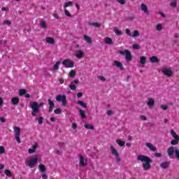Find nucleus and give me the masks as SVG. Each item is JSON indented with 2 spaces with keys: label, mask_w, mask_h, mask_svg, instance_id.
Returning <instances> with one entry per match:
<instances>
[{
  "label": "nucleus",
  "mask_w": 179,
  "mask_h": 179,
  "mask_svg": "<svg viewBox=\"0 0 179 179\" xmlns=\"http://www.w3.org/2000/svg\"><path fill=\"white\" fill-rule=\"evenodd\" d=\"M137 160L143 163L142 166L143 170L145 171L150 170V163H152V159H150V157L146 155H139L137 156Z\"/></svg>",
  "instance_id": "obj_1"
},
{
  "label": "nucleus",
  "mask_w": 179,
  "mask_h": 179,
  "mask_svg": "<svg viewBox=\"0 0 179 179\" xmlns=\"http://www.w3.org/2000/svg\"><path fill=\"white\" fill-rule=\"evenodd\" d=\"M42 106H44V104L42 103L38 104L36 101H31L29 103V107L32 110L31 115L33 117H36V115H37L38 113L40 112V108H41Z\"/></svg>",
  "instance_id": "obj_2"
},
{
  "label": "nucleus",
  "mask_w": 179,
  "mask_h": 179,
  "mask_svg": "<svg viewBox=\"0 0 179 179\" xmlns=\"http://www.w3.org/2000/svg\"><path fill=\"white\" fill-rule=\"evenodd\" d=\"M167 153H168V156L169 157V159H178V160H179V150L178 149H176L174 150V147L171 146L168 148L167 150ZM174 153L176 155V156H174Z\"/></svg>",
  "instance_id": "obj_3"
},
{
  "label": "nucleus",
  "mask_w": 179,
  "mask_h": 179,
  "mask_svg": "<svg viewBox=\"0 0 179 179\" xmlns=\"http://www.w3.org/2000/svg\"><path fill=\"white\" fill-rule=\"evenodd\" d=\"M37 162H38V155H34V157L27 160L25 164L29 166L30 169H34L36 164H37Z\"/></svg>",
  "instance_id": "obj_4"
},
{
  "label": "nucleus",
  "mask_w": 179,
  "mask_h": 179,
  "mask_svg": "<svg viewBox=\"0 0 179 179\" xmlns=\"http://www.w3.org/2000/svg\"><path fill=\"white\" fill-rule=\"evenodd\" d=\"M120 55H125L126 61L129 62L132 61V54L129 50H124V51H120Z\"/></svg>",
  "instance_id": "obj_5"
},
{
  "label": "nucleus",
  "mask_w": 179,
  "mask_h": 179,
  "mask_svg": "<svg viewBox=\"0 0 179 179\" xmlns=\"http://www.w3.org/2000/svg\"><path fill=\"white\" fill-rule=\"evenodd\" d=\"M62 65H64L65 68H73L75 63L70 59H66L62 62Z\"/></svg>",
  "instance_id": "obj_6"
},
{
  "label": "nucleus",
  "mask_w": 179,
  "mask_h": 179,
  "mask_svg": "<svg viewBox=\"0 0 179 179\" xmlns=\"http://www.w3.org/2000/svg\"><path fill=\"white\" fill-rule=\"evenodd\" d=\"M14 132H15V140L17 141V143H21L22 141H20V128L17 127H15Z\"/></svg>",
  "instance_id": "obj_7"
},
{
  "label": "nucleus",
  "mask_w": 179,
  "mask_h": 179,
  "mask_svg": "<svg viewBox=\"0 0 179 179\" xmlns=\"http://www.w3.org/2000/svg\"><path fill=\"white\" fill-rule=\"evenodd\" d=\"M57 101H62V106H66V96L59 94L56 96Z\"/></svg>",
  "instance_id": "obj_8"
},
{
  "label": "nucleus",
  "mask_w": 179,
  "mask_h": 179,
  "mask_svg": "<svg viewBox=\"0 0 179 179\" xmlns=\"http://www.w3.org/2000/svg\"><path fill=\"white\" fill-rule=\"evenodd\" d=\"M162 73H164V75H165V76H169V78L171 76H173V71L168 69H163Z\"/></svg>",
  "instance_id": "obj_9"
},
{
  "label": "nucleus",
  "mask_w": 179,
  "mask_h": 179,
  "mask_svg": "<svg viewBox=\"0 0 179 179\" xmlns=\"http://www.w3.org/2000/svg\"><path fill=\"white\" fill-rule=\"evenodd\" d=\"M171 164V162H170V161H166L161 163L159 166L161 169H169Z\"/></svg>",
  "instance_id": "obj_10"
},
{
  "label": "nucleus",
  "mask_w": 179,
  "mask_h": 179,
  "mask_svg": "<svg viewBox=\"0 0 179 179\" xmlns=\"http://www.w3.org/2000/svg\"><path fill=\"white\" fill-rule=\"evenodd\" d=\"M87 164V161L85 160V157L83 155H80V167H85Z\"/></svg>",
  "instance_id": "obj_11"
},
{
  "label": "nucleus",
  "mask_w": 179,
  "mask_h": 179,
  "mask_svg": "<svg viewBox=\"0 0 179 179\" xmlns=\"http://www.w3.org/2000/svg\"><path fill=\"white\" fill-rule=\"evenodd\" d=\"M79 81L78 80H73V82H71L69 85V87L71 89V90H76V85H75V83H78Z\"/></svg>",
  "instance_id": "obj_12"
},
{
  "label": "nucleus",
  "mask_w": 179,
  "mask_h": 179,
  "mask_svg": "<svg viewBox=\"0 0 179 179\" xmlns=\"http://www.w3.org/2000/svg\"><path fill=\"white\" fill-rule=\"evenodd\" d=\"M141 10L145 13V15H150L149 9H148V6H146L145 3H142L141 6Z\"/></svg>",
  "instance_id": "obj_13"
},
{
  "label": "nucleus",
  "mask_w": 179,
  "mask_h": 179,
  "mask_svg": "<svg viewBox=\"0 0 179 179\" xmlns=\"http://www.w3.org/2000/svg\"><path fill=\"white\" fill-rule=\"evenodd\" d=\"M113 65H115V66H117V68H119L120 71H124V66H122V63H121L120 62L115 60L113 62Z\"/></svg>",
  "instance_id": "obj_14"
},
{
  "label": "nucleus",
  "mask_w": 179,
  "mask_h": 179,
  "mask_svg": "<svg viewBox=\"0 0 179 179\" xmlns=\"http://www.w3.org/2000/svg\"><path fill=\"white\" fill-rule=\"evenodd\" d=\"M145 145L150 150H152V152H156V150H157V148L150 143H146Z\"/></svg>",
  "instance_id": "obj_15"
},
{
  "label": "nucleus",
  "mask_w": 179,
  "mask_h": 179,
  "mask_svg": "<svg viewBox=\"0 0 179 179\" xmlns=\"http://www.w3.org/2000/svg\"><path fill=\"white\" fill-rule=\"evenodd\" d=\"M45 41L48 44H52V45L55 44V39H54V38H52V37H47L45 38Z\"/></svg>",
  "instance_id": "obj_16"
},
{
  "label": "nucleus",
  "mask_w": 179,
  "mask_h": 179,
  "mask_svg": "<svg viewBox=\"0 0 179 179\" xmlns=\"http://www.w3.org/2000/svg\"><path fill=\"white\" fill-rule=\"evenodd\" d=\"M76 58H78V59L83 58V51L82 50L76 51Z\"/></svg>",
  "instance_id": "obj_17"
},
{
  "label": "nucleus",
  "mask_w": 179,
  "mask_h": 179,
  "mask_svg": "<svg viewBox=\"0 0 179 179\" xmlns=\"http://www.w3.org/2000/svg\"><path fill=\"white\" fill-rule=\"evenodd\" d=\"M19 97H13L11 99V104H13V106H17L19 104Z\"/></svg>",
  "instance_id": "obj_18"
},
{
  "label": "nucleus",
  "mask_w": 179,
  "mask_h": 179,
  "mask_svg": "<svg viewBox=\"0 0 179 179\" xmlns=\"http://www.w3.org/2000/svg\"><path fill=\"white\" fill-rule=\"evenodd\" d=\"M147 105L148 107H153V106H155V99H153V98H148Z\"/></svg>",
  "instance_id": "obj_19"
},
{
  "label": "nucleus",
  "mask_w": 179,
  "mask_h": 179,
  "mask_svg": "<svg viewBox=\"0 0 179 179\" xmlns=\"http://www.w3.org/2000/svg\"><path fill=\"white\" fill-rule=\"evenodd\" d=\"M88 24L89 26H94L96 29L101 27V24L98 22H89Z\"/></svg>",
  "instance_id": "obj_20"
},
{
  "label": "nucleus",
  "mask_w": 179,
  "mask_h": 179,
  "mask_svg": "<svg viewBox=\"0 0 179 179\" xmlns=\"http://www.w3.org/2000/svg\"><path fill=\"white\" fill-rule=\"evenodd\" d=\"M110 150H111V153L113 156H118V151L116 150L115 148H114V146L110 145Z\"/></svg>",
  "instance_id": "obj_21"
},
{
  "label": "nucleus",
  "mask_w": 179,
  "mask_h": 179,
  "mask_svg": "<svg viewBox=\"0 0 179 179\" xmlns=\"http://www.w3.org/2000/svg\"><path fill=\"white\" fill-rule=\"evenodd\" d=\"M38 169L41 173H45V171H47V168L43 164H39Z\"/></svg>",
  "instance_id": "obj_22"
},
{
  "label": "nucleus",
  "mask_w": 179,
  "mask_h": 179,
  "mask_svg": "<svg viewBox=\"0 0 179 179\" xmlns=\"http://www.w3.org/2000/svg\"><path fill=\"white\" fill-rule=\"evenodd\" d=\"M83 38H84V40L86 41V43H87L88 44H92V38H90V36H89L87 35H84Z\"/></svg>",
  "instance_id": "obj_23"
},
{
  "label": "nucleus",
  "mask_w": 179,
  "mask_h": 179,
  "mask_svg": "<svg viewBox=\"0 0 179 179\" xmlns=\"http://www.w3.org/2000/svg\"><path fill=\"white\" fill-rule=\"evenodd\" d=\"M104 41L106 44H108L109 45H111V44H113V39H111V38L108 36L105 37Z\"/></svg>",
  "instance_id": "obj_24"
},
{
  "label": "nucleus",
  "mask_w": 179,
  "mask_h": 179,
  "mask_svg": "<svg viewBox=\"0 0 179 179\" xmlns=\"http://www.w3.org/2000/svg\"><path fill=\"white\" fill-rule=\"evenodd\" d=\"M73 6V1H69L66 2L64 5V9H66V8L72 7Z\"/></svg>",
  "instance_id": "obj_25"
},
{
  "label": "nucleus",
  "mask_w": 179,
  "mask_h": 179,
  "mask_svg": "<svg viewBox=\"0 0 179 179\" xmlns=\"http://www.w3.org/2000/svg\"><path fill=\"white\" fill-rule=\"evenodd\" d=\"M150 62H152V64H155L156 62H159V58L156 56H152L150 58Z\"/></svg>",
  "instance_id": "obj_26"
},
{
  "label": "nucleus",
  "mask_w": 179,
  "mask_h": 179,
  "mask_svg": "<svg viewBox=\"0 0 179 179\" xmlns=\"http://www.w3.org/2000/svg\"><path fill=\"white\" fill-rule=\"evenodd\" d=\"M171 135H172L173 138L174 139H178L179 140V136L178 134L177 133H176V131H174V130H171Z\"/></svg>",
  "instance_id": "obj_27"
},
{
  "label": "nucleus",
  "mask_w": 179,
  "mask_h": 179,
  "mask_svg": "<svg viewBox=\"0 0 179 179\" xmlns=\"http://www.w3.org/2000/svg\"><path fill=\"white\" fill-rule=\"evenodd\" d=\"M59 65H61V62H57L53 66V71H58L59 69Z\"/></svg>",
  "instance_id": "obj_28"
},
{
  "label": "nucleus",
  "mask_w": 179,
  "mask_h": 179,
  "mask_svg": "<svg viewBox=\"0 0 179 179\" xmlns=\"http://www.w3.org/2000/svg\"><path fill=\"white\" fill-rule=\"evenodd\" d=\"M77 104L81 106V107H83L84 108L87 107V105L83 101H78Z\"/></svg>",
  "instance_id": "obj_29"
},
{
  "label": "nucleus",
  "mask_w": 179,
  "mask_h": 179,
  "mask_svg": "<svg viewBox=\"0 0 179 179\" xmlns=\"http://www.w3.org/2000/svg\"><path fill=\"white\" fill-rule=\"evenodd\" d=\"M84 128H85L86 129H91L92 131H93V129H94V126L87 124L84 125Z\"/></svg>",
  "instance_id": "obj_30"
},
{
  "label": "nucleus",
  "mask_w": 179,
  "mask_h": 179,
  "mask_svg": "<svg viewBox=\"0 0 179 179\" xmlns=\"http://www.w3.org/2000/svg\"><path fill=\"white\" fill-rule=\"evenodd\" d=\"M79 113H80V115L81 118H83V119L86 118V113L85 112V110L80 109L79 110Z\"/></svg>",
  "instance_id": "obj_31"
},
{
  "label": "nucleus",
  "mask_w": 179,
  "mask_h": 179,
  "mask_svg": "<svg viewBox=\"0 0 179 179\" xmlns=\"http://www.w3.org/2000/svg\"><path fill=\"white\" fill-rule=\"evenodd\" d=\"M116 143H117V145H119V146H121V147L125 146V142H124L120 139L116 140Z\"/></svg>",
  "instance_id": "obj_32"
},
{
  "label": "nucleus",
  "mask_w": 179,
  "mask_h": 179,
  "mask_svg": "<svg viewBox=\"0 0 179 179\" xmlns=\"http://www.w3.org/2000/svg\"><path fill=\"white\" fill-rule=\"evenodd\" d=\"M69 76L73 78H75V76H76V71H75V70H71L69 72Z\"/></svg>",
  "instance_id": "obj_33"
},
{
  "label": "nucleus",
  "mask_w": 179,
  "mask_h": 179,
  "mask_svg": "<svg viewBox=\"0 0 179 179\" xmlns=\"http://www.w3.org/2000/svg\"><path fill=\"white\" fill-rule=\"evenodd\" d=\"M140 64H142V65H145V64H146V57L141 56L140 57Z\"/></svg>",
  "instance_id": "obj_34"
},
{
  "label": "nucleus",
  "mask_w": 179,
  "mask_h": 179,
  "mask_svg": "<svg viewBox=\"0 0 179 179\" xmlns=\"http://www.w3.org/2000/svg\"><path fill=\"white\" fill-rule=\"evenodd\" d=\"M4 174H6L7 177H12V172L9 169H6L4 171Z\"/></svg>",
  "instance_id": "obj_35"
},
{
  "label": "nucleus",
  "mask_w": 179,
  "mask_h": 179,
  "mask_svg": "<svg viewBox=\"0 0 179 179\" xmlns=\"http://www.w3.org/2000/svg\"><path fill=\"white\" fill-rule=\"evenodd\" d=\"M139 31L138 30H134L133 32V34L131 35V37L135 38V37H139Z\"/></svg>",
  "instance_id": "obj_36"
},
{
  "label": "nucleus",
  "mask_w": 179,
  "mask_h": 179,
  "mask_svg": "<svg viewBox=\"0 0 179 179\" xmlns=\"http://www.w3.org/2000/svg\"><path fill=\"white\" fill-rule=\"evenodd\" d=\"M170 6L172 7V8H176L177 7V0H173V1H171L170 3Z\"/></svg>",
  "instance_id": "obj_37"
},
{
  "label": "nucleus",
  "mask_w": 179,
  "mask_h": 179,
  "mask_svg": "<svg viewBox=\"0 0 179 179\" xmlns=\"http://www.w3.org/2000/svg\"><path fill=\"white\" fill-rule=\"evenodd\" d=\"M64 14L66 15V16H67V17H72V14H71V13H69V10H66V8L64 9Z\"/></svg>",
  "instance_id": "obj_38"
},
{
  "label": "nucleus",
  "mask_w": 179,
  "mask_h": 179,
  "mask_svg": "<svg viewBox=\"0 0 179 179\" xmlns=\"http://www.w3.org/2000/svg\"><path fill=\"white\" fill-rule=\"evenodd\" d=\"M26 94V90L21 89L19 90V95L20 96H24Z\"/></svg>",
  "instance_id": "obj_39"
},
{
  "label": "nucleus",
  "mask_w": 179,
  "mask_h": 179,
  "mask_svg": "<svg viewBox=\"0 0 179 179\" xmlns=\"http://www.w3.org/2000/svg\"><path fill=\"white\" fill-rule=\"evenodd\" d=\"M178 142H179L178 139L174 138L171 141V145H178Z\"/></svg>",
  "instance_id": "obj_40"
},
{
  "label": "nucleus",
  "mask_w": 179,
  "mask_h": 179,
  "mask_svg": "<svg viewBox=\"0 0 179 179\" xmlns=\"http://www.w3.org/2000/svg\"><path fill=\"white\" fill-rule=\"evenodd\" d=\"M62 112V110L61 109V108H58L54 110L55 114H61Z\"/></svg>",
  "instance_id": "obj_41"
},
{
  "label": "nucleus",
  "mask_w": 179,
  "mask_h": 179,
  "mask_svg": "<svg viewBox=\"0 0 179 179\" xmlns=\"http://www.w3.org/2000/svg\"><path fill=\"white\" fill-rule=\"evenodd\" d=\"M114 32L115 33V34L117 36H121V34H122V31H120V30H118L117 29H114Z\"/></svg>",
  "instance_id": "obj_42"
},
{
  "label": "nucleus",
  "mask_w": 179,
  "mask_h": 179,
  "mask_svg": "<svg viewBox=\"0 0 179 179\" xmlns=\"http://www.w3.org/2000/svg\"><path fill=\"white\" fill-rule=\"evenodd\" d=\"M133 49L134 50H140L141 46L136 43L133 44Z\"/></svg>",
  "instance_id": "obj_43"
},
{
  "label": "nucleus",
  "mask_w": 179,
  "mask_h": 179,
  "mask_svg": "<svg viewBox=\"0 0 179 179\" xmlns=\"http://www.w3.org/2000/svg\"><path fill=\"white\" fill-rule=\"evenodd\" d=\"M37 120H38V124L41 125L43 124V120H44V117H40Z\"/></svg>",
  "instance_id": "obj_44"
},
{
  "label": "nucleus",
  "mask_w": 179,
  "mask_h": 179,
  "mask_svg": "<svg viewBox=\"0 0 179 179\" xmlns=\"http://www.w3.org/2000/svg\"><path fill=\"white\" fill-rule=\"evenodd\" d=\"M5 153V148L3 146H0V155H3Z\"/></svg>",
  "instance_id": "obj_45"
},
{
  "label": "nucleus",
  "mask_w": 179,
  "mask_h": 179,
  "mask_svg": "<svg viewBox=\"0 0 179 179\" xmlns=\"http://www.w3.org/2000/svg\"><path fill=\"white\" fill-rule=\"evenodd\" d=\"M125 31H126V34H127V36H129L130 37H131L132 34L131 33V30H129V29H126Z\"/></svg>",
  "instance_id": "obj_46"
},
{
  "label": "nucleus",
  "mask_w": 179,
  "mask_h": 179,
  "mask_svg": "<svg viewBox=\"0 0 179 179\" xmlns=\"http://www.w3.org/2000/svg\"><path fill=\"white\" fill-rule=\"evenodd\" d=\"M48 103L50 107H54V106H55L54 102H52V101H51V99H49L48 100Z\"/></svg>",
  "instance_id": "obj_47"
},
{
  "label": "nucleus",
  "mask_w": 179,
  "mask_h": 179,
  "mask_svg": "<svg viewBox=\"0 0 179 179\" xmlns=\"http://www.w3.org/2000/svg\"><path fill=\"white\" fill-rule=\"evenodd\" d=\"M162 29H163V26L161 24H158L156 27V29L160 31Z\"/></svg>",
  "instance_id": "obj_48"
},
{
  "label": "nucleus",
  "mask_w": 179,
  "mask_h": 179,
  "mask_svg": "<svg viewBox=\"0 0 179 179\" xmlns=\"http://www.w3.org/2000/svg\"><path fill=\"white\" fill-rule=\"evenodd\" d=\"M41 27H43V29H45V27H47V24L45 23V22L42 21L41 22Z\"/></svg>",
  "instance_id": "obj_49"
},
{
  "label": "nucleus",
  "mask_w": 179,
  "mask_h": 179,
  "mask_svg": "<svg viewBox=\"0 0 179 179\" xmlns=\"http://www.w3.org/2000/svg\"><path fill=\"white\" fill-rule=\"evenodd\" d=\"M117 1L119 3H120V5H125V3H127L125 0H117Z\"/></svg>",
  "instance_id": "obj_50"
},
{
  "label": "nucleus",
  "mask_w": 179,
  "mask_h": 179,
  "mask_svg": "<svg viewBox=\"0 0 179 179\" xmlns=\"http://www.w3.org/2000/svg\"><path fill=\"white\" fill-rule=\"evenodd\" d=\"M4 24H8V26H10V24H12V22H10V20H5Z\"/></svg>",
  "instance_id": "obj_51"
},
{
  "label": "nucleus",
  "mask_w": 179,
  "mask_h": 179,
  "mask_svg": "<svg viewBox=\"0 0 179 179\" xmlns=\"http://www.w3.org/2000/svg\"><path fill=\"white\" fill-rule=\"evenodd\" d=\"M71 128H73V129H76V128H78V124H76V123H72Z\"/></svg>",
  "instance_id": "obj_52"
},
{
  "label": "nucleus",
  "mask_w": 179,
  "mask_h": 179,
  "mask_svg": "<svg viewBox=\"0 0 179 179\" xmlns=\"http://www.w3.org/2000/svg\"><path fill=\"white\" fill-rule=\"evenodd\" d=\"M99 79H100V80H102L103 82L106 81V77L103 76H99Z\"/></svg>",
  "instance_id": "obj_53"
},
{
  "label": "nucleus",
  "mask_w": 179,
  "mask_h": 179,
  "mask_svg": "<svg viewBox=\"0 0 179 179\" xmlns=\"http://www.w3.org/2000/svg\"><path fill=\"white\" fill-rule=\"evenodd\" d=\"M161 108L162 110H167L169 108V106H167L166 105H162Z\"/></svg>",
  "instance_id": "obj_54"
},
{
  "label": "nucleus",
  "mask_w": 179,
  "mask_h": 179,
  "mask_svg": "<svg viewBox=\"0 0 179 179\" xmlns=\"http://www.w3.org/2000/svg\"><path fill=\"white\" fill-rule=\"evenodd\" d=\"M34 152H36V150H33L31 148H29L28 150V153H29V154L34 153Z\"/></svg>",
  "instance_id": "obj_55"
},
{
  "label": "nucleus",
  "mask_w": 179,
  "mask_h": 179,
  "mask_svg": "<svg viewBox=\"0 0 179 179\" xmlns=\"http://www.w3.org/2000/svg\"><path fill=\"white\" fill-rule=\"evenodd\" d=\"M141 120H142L143 121H146V120H148V117H146V116L145 115H141Z\"/></svg>",
  "instance_id": "obj_56"
},
{
  "label": "nucleus",
  "mask_w": 179,
  "mask_h": 179,
  "mask_svg": "<svg viewBox=\"0 0 179 179\" xmlns=\"http://www.w3.org/2000/svg\"><path fill=\"white\" fill-rule=\"evenodd\" d=\"M0 121L1 122H6V119H5L3 117H0Z\"/></svg>",
  "instance_id": "obj_57"
},
{
  "label": "nucleus",
  "mask_w": 179,
  "mask_h": 179,
  "mask_svg": "<svg viewBox=\"0 0 179 179\" xmlns=\"http://www.w3.org/2000/svg\"><path fill=\"white\" fill-rule=\"evenodd\" d=\"M115 157L117 163H119V162H121V158H120V155H116Z\"/></svg>",
  "instance_id": "obj_58"
},
{
  "label": "nucleus",
  "mask_w": 179,
  "mask_h": 179,
  "mask_svg": "<svg viewBox=\"0 0 179 179\" xmlns=\"http://www.w3.org/2000/svg\"><path fill=\"white\" fill-rule=\"evenodd\" d=\"M155 157H160L162 156V153L160 152H156L155 154Z\"/></svg>",
  "instance_id": "obj_59"
},
{
  "label": "nucleus",
  "mask_w": 179,
  "mask_h": 179,
  "mask_svg": "<svg viewBox=\"0 0 179 179\" xmlns=\"http://www.w3.org/2000/svg\"><path fill=\"white\" fill-rule=\"evenodd\" d=\"M1 10L3 12V11H6V12H8V10H9V8H6V7H2L1 8Z\"/></svg>",
  "instance_id": "obj_60"
},
{
  "label": "nucleus",
  "mask_w": 179,
  "mask_h": 179,
  "mask_svg": "<svg viewBox=\"0 0 179 179\" xmlns=\"http://www.w3.org/2000/svg\"><path fill=\"white\" fill-rule=\"evenodd\" d=\"M42 178L47 179V178H48V176H47V174H45V173H43V174H42Z\"/></svg>",
  "instance_id": "obj_61"
},
{
  "label": "nucleus",
  "mask_w": 179,
  "mask_h": 179,
  "mask_svg": "<svg viewBox=\"0 0 179 179\" xmlns=\"http://www.w3.org/2000/svg\"><path fill=\"white\" fill-rule=\"evenodd\" d=\"M83 96V94L82 92H78L77 94V97L80 98Z\"/></svg>",
  "instance_id": "obj_62"
},
{
  "label": "nucleus",
  "mask_w": 179,
  "mask_h": 179,
  "mask_svg": "<svg viewBox=\"0 0 179 179\" xmlns=\"http://www.w3.org/2000/svg\"><path fill=\"white\" fill-rule=\"evenodd\" d=\"M52 16L55 17V19H59V16H58V14L57 13H54Z\"/></svg>",
  "instance_id": "obj_63"
},
{
  "label": "nucleus",
  "mask_w": 179,
  "mask_h": 179,
  "mask_svg": "<svg viewBox=\"0 0 179 179\" xmlns=\"http://www.w3.org/2000/svg\"><path fill=\"white\" fill-rule=\"evenodd\" d=\"M53 110H54V106H49V113H52Z\"/></svg>",
  "instance_id": "obj_64"
}]
</instances>
